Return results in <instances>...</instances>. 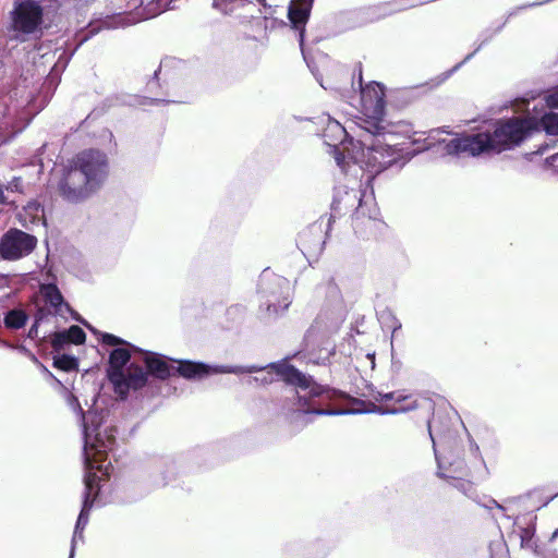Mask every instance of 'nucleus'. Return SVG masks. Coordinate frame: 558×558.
I'll return each mask as SVG.
<instances>
[{"label": "nucleus", "mask_w": 558, "mask_h": 558, "mask_svg": "<svg viewBox=\"0 0 558 558\" xmlns=\"http://www.w3.org/2000/svg\"><path fill=\"white\" fill-rule=\"evenodd\" d=\"M167 62H168V60L161 61L159 68L154 72V76H153L154 80H159L158 75L160 74L162 68L167 65Z\"/></svg>", "instance_id": "obj_37"}, {"label": "nucleus", "mask_w": 558, "mask_h": 558, "mask_svg": "<svg viewBox=\"0 0 558 558\" xmlns=\"http://www.w3.org/2000/svg\"><path fill=\"white\" fill-rule=\"evenodd\" d=\"M376 316L379 325L381 326V329L391 331L392 337H395V335L401 330V322L396 317L392 310L388 306L376 310Z\"/></svg>", "instance_id": "obj_23"}, {"label": "nucleus", "mask_w": 558, "mask_h": 558, "mask_svg": "<svg viewBox=\"0 0 558 558\" xmlns=\"http://www.w3.org/2000/svg\"><path fill=\"white\" fill-rule=\"evenodd\" d=\"M393 5L395 3L392 2H386L359 8L348 12L347 20L351 24V27H361L401 10L400 8H392Z\"/></svg>", "instance_id": "obj_13"}, {"label": "nucleus", "mask_w": 558, "mask_h": 558, "mask_svg": "<svg viewBox=\"0 0 558 558\" xmlns=\"http://www.w3.org/2000/svg\"><path fill=\"white\" fill-rule=\"evenodd\" d=\"M447 133V134H452V132L449 130V126H442V128H438V129H434L432 130V133Z\"/></svg>", "instance_id": "obj_39"}, {"label": "nucleus", "mask_w": 558, "mask_h": 558, "mask_svg": "<svg viewBox=\"0 0 558 558\" xmlns=\"http://www.w3.org/2000/svg\"><path fill=\"white\" fill-rule=\"evenodd\" d=\"M450 465H454L453 473L464 474V462L462 460L457 461L454 464L450 463Z\"/></svg>", "instance_id": "obj_34"}, {"label": "nucleus", "mask_w": 558, "mask_h": 558, "mask_svg": "<svg viewBox=\"0 0 558 558\" xmlns=\"http://www.w3.org/2000/svg\"><path fill=\"white\" fill-rule=\"evenodd\" d=\"M66 402L69 407L77 413L84 434V463L90 465V461H101L102 454L113 449L114 436L105 430L96 432L97 428H90L86 422L85 413L77 400L71 392H66Z\"/></svg>", "instance_id": "obj_9"}, {"label": "nucleus", "mask_w": 558, "mask_h": 558, "mask_svg": "<svg viewBox=\"0 0 558 558\" xmlns=\"http://www.w3.org/2000/svg\"><path fill=\"white\" fill-rule=\"evenodd\" d=\"M38 325H39L38 320H35L33 323V325L31 326L29 331H28V336L31 338L34 337V336H37Z\"/></svg>", "instance_id": "obj_36"}, {"label": "nucleus", "mask_w": 558, "mask_h": 558, "mask_svg": "<svg viewBox=\"0 0 558 558\" xmlns=\"http://www.w3.org/2000/svg\"><path fill=\"white\" fill-rule=\"evenodd\" d=\"M108 173L106 153L96 148L84 149L63 169L58 192L69 203H82L102 186Z\"/></svg>", "instance_id": "obj_4"}, {"label": "nucleus", "mask_w": 558, "mask_h": 558, "mask_svg": "<svg viewBox=\"0 0 558 558\" xmlns=\"http://www.w3.org/2000/svg\"><path fill=\"white\" fill-rule=\"evenodd\" d=\"M313 3L314 0H291L287 9V17L291 27L298 32V41L305 61V26L310 20Z\"/></svg>", "instance_id": "obj_12"}, {"label": "nucleus", "mask_w": 558, "mask_h": 558, "mask_svg": "<svg viewBox=\"0 0 558 558\" xmlns=\"http://www.w3.org/2000/svg\"><path fill=\"white\" fill-rule=\"evenodd\" d=\"M364 101L371 104V113L363 121L362 129L373 138L366 145L364 141H355L338 122L330 121L323 134L324 142L331 150L339 168L345 170L350 162L361 163V168L369 173L367 182L381 172L396 169L401 170L415 155L405 151L404 145L395 138L398 134L393 125L385 120L386 117V87L383 83L373 81L362 94Z\"/></svg>", "instance_id": "obj_1"}, {"label": "nucleus", "mask_w": 558, "mask_h": 558, "mask_svg": "<svg viewBox=\"0 0 558 558\" xmlns=\"http://www.w3.org/2000/svg\"><path fill=\"white\" fill-rule=\"evenodd\" d=\"M226 317L228 320H232V326L228 328L214 327L208 333L209 338L232 339L235 335H238L236 328L243 317V307L241 305L230 306L226 311Z\"/></svg>", "instance_id": "obj_18"}, {"label": "nucleus", "mask_w": 558, "mask_h": 558, "mask_svg": "<svg viewBox=\"0 0 558 558\" xmlns=\"http://www.w3.org/2000/svg\"><path fill=\"white\" fill-rule=\"evenodd\" d=\"M9 110L8 105L0 100V145L10 143L21 132L14 128Z\"/></svg>", "instance_id": "obj_20"}, {"label": "nucleus", "mask_w": 558, "mask_h": 558, "mask_svg": "<svg viewBox=\"0 0 558 558\" xmlns=\"http://www.w3.org/2000/svg\"><path fill=\"white\" fill-rule=\"evenodd\" d=\"M493 504H494L497 508L502 509V508H501V506H500V505H498V504L496 502V500H493Z\"/></svg>", "instance_id": "obj_44"}, {"label": "nucleus", "mask_w": 558, "mask_h": 558, "mask_svg": "<svg viewBox=\"0 0 558 558\" xmlns=\"http://www.w3.org/2000/svg\"><path fill=\"white\" fill-rule=\"evenodd\" d=\"M60 340L64 343L81 345L86 341V332L78 325H72L60 332Z\"/></svg>", "instance_id": "obj_27"}, {"label": "nucleus", "mask_w": 558, "mask_h": 558, "mask_svg": "<svg viewBox=\"0 0 558 558\" xmlns=\"http://www.w3.org/2000/svg\"><path fill=\"white\" fill-rule=\"evenodd\" d=\"M253 2L254 0H213L211 5L221 13L228 14L232 12L234 8H242ZM255 2L262 7L258 11L264 14L265 19H272L279 7L278 4L268 3L267 0H255Z\"/></svg>", "instance_id": "obj_17"}, {"label": "nucleus", "mask_w": 558, "mask_h": 558, "mask_svg": "<svg viewBox=\"0 0 558 558\" xmlns=\"http://www.w3.org/2000/svg\"><path fill=\"white\" fill-rule=\"evenodd\" d=\"M363 194L360 190L348 189L347 186H337L333 190V197L330 205L331 214L327 222L326 235L331 230V223L337 217L354 210L355 215L367 216L369 219H376V213H365L363 208Z\"/></svg>", "instance_id": "obj_11"}, {"label": "nucleus", "mask_w": 558, "mask_h": 558, "mask_svg": "<svg viewBox=\"0 0 558 558\" xmlns=\"http://www.w3.org/2000/svg\"><path fill=\"white\" fill-rule=\"evenodd\" d=\"M57 353H60V351H56ZM53 360V366L61 371H73L77 367V361L73 356H70L68 354H56L52 356Z\"/></svg>", "instance_id": "obj_28"}, {"label": "nucleus", "mask_w": 558, "mask_h": 558, "mask_svg": "<svg viewBox=\"0 0 558 558\" xmlns=\"http://www.w3.org/2000/svg\"><path fill=\"white\" fill-rule=\"evenodd\" d=\"M433 424H434V422H432V421L428 422V432H429V437H430V439L433 441L435 457H436V460L438 462V473L437 474L439 476H441V477L453 478L456 481V483H457V484H454V486L458 487L459 489L463 490V492H466V489L471 488V483L470 482L460 481L453 474H446L445 472H442L444 461L438 456L437 450L435 448L436 441H435V436H434V433H433Z\"/></svg>", "instance_id": "obj_26"}, {"label": "nucleus", "mask_w": 558, "mask_h": 558, "mask_svg": "<svg viewBox=\"0 0 558 558\" xmlns=\"http://www.w3.org/2000/svg\"><path fill=\"white\" fill-rule=\"evenodd\" d=\"M535 131H537L536 124L530 119L499 118L476 132L456 133L453 138L440 140L439 143L445 145V150L450 156L459 157L468 154L478 158L513 150Z\"/></svg>", "instance_id": "obj_3"}, {"label": "nucleus", "mask_w": 558, "mask_h": 558, "mask_svg": "<svg viewBox=\"0 0 558 558\" xmlns=\"http://www.w3.org/2000/svg\"><path fill=\"white\" fill-rule=\"evenodd\" d=\"M547 149V146H544L535 151L536 155H543L544 151Z\"/></svg>", "instance_id": "obj_40"}, {"label": "nucleus", "mask_w": 558, "mask_h": 558, "mask_svg": "<svg viewBox=\"0 0 558 558\" xmlns=\"http://www.w3.org/2000/svg\"><path fill=\"white\" fill-rule=\"evenodd\" d=\"M145 100L147 101V104L153 105V106L174 102L173 100H167V99H162V98H145Z\"/></svg>", "instance_id": "obj_33"}, {"label": "nucleus", "mask_w": 558, "mask_h": 558, "mask_svg": "<svg viewBox=\"0 0 558 558\" xmlns=\"http://www.w3.org/2000/svg\"><path fill=\"white\" fill-rule=\"evenodd\" d=\"M362 81H363V77H362V75L360 74V84H362Z\"/></svg>", "instance_id": "obj_46"}, {"label": "nucleus", "mask_w": 558, "mask_h": 558, "mask_svg": "<svg viewBox=\"0 0 558 558\" xmlns=\"http://www.w3.org/2000/svg\"><path fill=\"white\" fill-rule=\"evenodd\" d=\"M348 315L342 293L330 277L326 286L325 301L314 322L304 333L303 344L313 349H337L336 336Z\"/></svg>", "instance_id": "obj_6"}, {"label": "nucleus", "mask_w": 558, "mask_h": 558, "mask_svg": "<svg viewBox=\"0 0 558 558\" xmlns=\"http://www.w3.org/2000/svg\"><path fill=\"white\" fill-rule=\"evenodd\" d=\"M543 558H558V551L557 550H546L543 554Z\"/></svg>", "instance_id": "obj_38"}, {"label": "nucleus", "mask_w": 558, "mask_h": 558, "mask_svg": "<svg viewBox=\"0 0 558 558\" xmlns=\"http://www.w3.org/2000/svg\"><path fill=\"white\" fill-rule=\"evenodd\" d=\"M492 553L496 551V554L492 555V558H508L506 546L502 542H496L490 545Z\"/></svg>", "instance_id": "obj_30"}, {"label": "nucleus", "mask_w": 558, "mask_h": 558, "mask_svg": "<svg viewBox=\"0 0 558 558\" xmlns=\"http://www.w3.org/2000/svg\"><path fill=\"white\" fill-rule=\"evenodd\" d=\"M38 325H39L38 320H35L33 323V325L31 326L29 331H28V336L31 338L34 337V336H37Z\"/></svg>", "instance_id": "obj_35"}, {"label": "nucleus", "mask_w": 558, "mask_h": 558, "mask_svg": "<svg viewBox=\"0 0 558 558\" xmlns=\"http://www.w3.org/2000/svg\"><path fill=\"white\" fill-rule=\"evenodd\" d=\"M28 353H31L29 351H27ZM31 359L35 360V356L33 354H28Z\"/></svg>", "instance_id": "obj_45"}, {"label": "nucleus", "mask_w": 558, "mask_h": 558, "mask_svg": "<svg viewBox=\"0 0 558 558\" xmlns=\"http://www.w3.org/2000/svg\"><path fill=\"white\" fill-rule=\"evenodd\" d=\"M521 545L522 547H532V538H533V531L531 529H522L521 534Z\"/></svg>", "instance_id": "obj_31"}, {"label": "nucleus", "mask_w": 558, "mask_h": 558, "mask_svg": "<svg viewBox=\"0 0 558 558\" xmlns=\"http://www.w3.org/2000/svg\"><path fill=\"white\" fill-rule=\"evenodd\" d=\"M66 21L51 0H14L8 26L11 40L25 43L39 39L44 29Z\"/></svg>", "instance_id": "obj_5"}, {"label": "nucleus", "mask_w": 558, "mask_h": 558, "mask_svg": "<svg viewBox=\"0 0 558 558\" xmlns=\"http://www.w3.org/2000/svg\"><path fill=\"white\" fill-rule=\"evenodd\" d=\"M110 466H111V463L110 462L106 463V460L90 461V465H87L85 463L86 474L84 477L85 489H84V494H83V506H82V509L78 514L76 525L74 529L69 558H74L76 542L78 539L83 541V538H84L83 531L88 523L89 512L93 508L95 497L98 493V481L100 480V477H98L96 471L100 472L102 476L109 477V475H110L109 468Z\"/></svg>", "instance_id": "obj_8"}, {"label": "nucleus", "mask_w": 558, "mask_h": 558, "mask_svg": "<svg viewBox=\"0 0 558 558\" xmlns=\"http://www.w3.org/2000/svg\"><path fill=\"white\" fill-rule=\"evenodd\" d=\"M43 294L46 304L53 311L54 314H59L62 307L71 311L70 305L65 302L61 291L56 283L49 282L43 287Z\"/></svg>", "instance_id": "obj_21"}, {"label": "nucleus", "mask_w": 558, "mask_h": 558, "mask_svg": "<svg viewBox=\"0 0 558 558\" xmlns=\"http://www.w3.org/2000/svg\"><path fill=\"white\" fill-rule=\"evenodd\" d=\"M68 23H84L95 0H51Z\"/></svg>", "instance_id": "obj_15"}, {"label": "nucleus", "mask_w": 558, "mask_h": 558, "mask_svg": "<svg viewBox=\"0 0 558 558\" xmlns=\"http://www.w3.org/2000/svg\"><path fill=\"white\" fill-rule=\"evenodd\" d=\"M505 25H506V22H504L501 25H499L495 31H490L489 28L483 31L480 34V37H483V39L480 43V45L475 48V50L473 52H471V53H468L462 61H460L452 69H450L447 72L446 76L447 77L450 76L456 71H458L463 64L469 62L483 48V46H485L496 34L501 32V29L505 27Z\"/></svg>", "instance_id": "obj_25"}, {"label": "nucleus", "mask_w": 558, "mask_h": 558, "mask_svg": "<svg viewBox=\"0 0 558 558\" xmlns=\"http://www.w3.org/2000/svg\"><path fill=\"white\" fill-rule=\"evenodd\" d=\"M73 318L81 323L96 338L98 344L102 345L104 349H142L140 345L131 343L121 337L97 329L80 314H76Z\"/></svg>", "instance_id": "obj_14"}, {"label": "nucleus", "mask_w": 558, "mask_h": 558, "mask_svg": "<svg viewBox=\"0 0 558 558\" xmlns=\"http://www.w3.org/2000/svg\"><path fill=\"white\" fill-rule=\"evenodd\" d=\"M371 338L366 328L365 316L356 315L354 322L351 324L350 332L347 333L340 345L363 349V347L371 345Z\"/></svg>", "instance_id": "obj_16"}, {"label": "nucleus", "mask_w": 558, "mask_h": 558, "mask_svg": "<svg viewBox=\"0 0 558 558\" xmlns=\"http://www.w3.org/2000/svg\"><path fill=\"white\" fill-rule=\"evenodd\" d=\"M8 349H21V350H24L26 348L24 345H20V347L9 345Z\"/></svg>", "instance_id": "obj_42"}, {"label": "nucleus", "mask_w": 558, "mask_h": 558, "mask_svg": "<svg viewBox=\"0 0 558 558\" xmlns=\"http://www.w3.org/2000/svg\"><path fill=\"white\" fill-rule=\"evenodd\" d=\"M393 339V337L391 336V340ZM391 350H395V347L391 345Z\"/></svg>", "instance_id": "obj_48"}, {"label": "nucleus", "mask_w": 558, "mask_h": 558, "mask_svg": "<svg viewBox=\"0 0 558 558\" xmlns=\"http://www.w3.org/2000/svg\"><path fill=\"white\" fill-rule=\"evenodd\" d=\"M28 320L27 312L21 307L9 308L3 313V327L10 331L23 329Z\"/></svg>", "instance_id": "obj_22"}, {"label": "nucleus", "mask_w": 558, "mask_h": 558, "mask_svg": "<svg viewBox=\"0 0 558 558\" xmlns=\"http://www.w3.org/2000/svg\"><path fill=\"white\" fill-rule=\"evenodd\" d=\"M44 214V206L37 201H31L24 207V213H20L17 215V220L22 227H24L27 230H31L29 225L43 223L44 226H46V221L43 218Z\"/></svg>", "instance_id": "obj_19"}, {"label": "nucleus", "mask_w": 558, "mask_h": 558, "mask_svg": "<svg viewBox=\"0 0 558 558\" xmlns=\"http://www.w3.org/2000/svg\"><path fill=\"white\" fill-rule=\"evenodd\" d=\"M37 243L38 240L34 234L11 227L0 236V259L5 262L21 260L36 250Z\"/></svg>", "instance_id": "obj_10"}, {"label": "nucleus", "mask_w": 558, "mask_h": 558, "mask_svg": "<svg viewBox=\"0 0 558 558\" xmlns=\"http://www.w3.org/2000/svg\"><path fill=\"white\" fill-rule=\"evenodd\" d=\"M374 356H375V354H374V353H367V355H366V357H367L368 360H371L372 364H374Z\"/></svg>", "instance_id": "obj_41"}, {"label": "nucleus", "mask_w": 558, "mask_h": 558, "mask_svg": "<svg viewBox=\"0 0 558 558\" xmlns=\"http://www.w3.org/2000/svg\"><path fill=\"white\" fill-rule=\"evenodd\" d=\"M546 101L549 107L558 109V88L547 96ZM544 130L547 135H558V112L546 116Z\"/></svg>", "instance_id": "obj_24"}, {"label": "nucleus", "mask_w": 558, "mask_h": 558, "mask_svg": "<svg viewBox=\"0 0 558 558\" xmlns=\"http://www.w3.org/2000/svg\"><path fill=\"white\" fill-rule=\"evenodd\" d=\"M178 0H128V8L137 11V17H129L122 13L100 16L89 20L88 24L76 31L71 40H66L63 46L40 54L41 63L52 62L49 73L40 88L41 108H44L53 96L58 85L61 82L62 73L68 68L71 59L93 36L104 28H118L134 24L138 20H149L156 17L167 10L175 8Z\"/></svg>", "instance_id": "obj_2"}, {"label": "nucleus", "mask_w": 558, "mask_h": 558, "mask_svg": "<svg viewBox=\"0 0 558 558\" xmlns=\"http://www.w3.org/2000/svg\"><path fill=\"white\" fill-rule=\"evenodd\" d=\"M545 166L554 169V171L558 173V153L547 157L545 159Z\"/></svg>", "instance_id": "obj_32"}, {"label": "nucleus", "mask_w": 558, "mask_h": 558, "mask_svg": "<svg viewBox=\"0 0 558 558\" xmlns=\"http://www.w3.org/2000/svg\"><path fill=\"white\" fill-rule=\"evenodd\" d=\"M558 536V529L553 533L551 541L555 539Z\"/></svg>", "instance_id": "obj_43"}, {"label": "nucleus", "mask_w": 558, "mask_h": 558, "mask_svg": "<svg viewBox=\"0 0 558 558\" xmlns=\"http://www.w3.org/2000/svg\"><path fill=\"white\" fill-rule=\"evenodd\" d=\"M374 399H375V401L377 402V395H376V396H374Z\"/></svg>", "instance_id": "obj_49"}, {"label": "nucleus", "mask_w": 558, "mask_h": 558, "mask_svg": "<svg viewBox=\"0 0 558 558\" xmlns=\"http://www.w3.org/2000/svg\"><path fill=\"white\" fill-rule=\"evenodd\" d=\"M263 383H267L268 380L266 378L260 379Z\"/></svg>", "instance_id": "obj_47"}, {"label": "nucleus", "mask_w": 558, "mask_h": 558, "mask_svg": "<svg viewBox=\"0 0 558 558\" xmlns=\"http://www.w3.org/2000/svg\"><path fill=\"white\" fill-rule=\"evenodd\" d=\"M259 300L258 316L263 320H272L283 314L291 304L290 283L269 268L262 271L257 282Z\"/></svg>", "instance_id": "obj_7"}, {"label": "nucleus", "mask_w": 558, "mask_h": 558, "mask_svg": "<svg viewBox=\"0 0 558 558\" xmlns=\"http://www.w3.org/2000/svg\"><path fill=\"white\" fill-rule=\"evenodd\" d=\"M23 193L24 182L22 177H13L7 184H4V192Z\"/></svg>", "instance_id": "obj_29"}]
</instances>
